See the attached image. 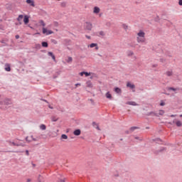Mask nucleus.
Segmentation results:
<instances>
[{
  "label": "nucleus",
  "mask_w": 182,
  "mask_h": 182,
  "mask_svg": "<svg viewBox=\"0 0 182 182\" xmlns=\"http://www.w3.org/2000/svg\"><path fill=\"white\" fill-rule=\"evenodd\" d=\"M114 92L116 93H122V90L120 88H119V87H115Z\"/></svg>",
  "instance_id": "bb28decb"
},
{
  "label": "nucleus",
  "mask_w": 182,
  "mask_h": 182,
  "mask_svg": "<svg viewBox=\"0 0 182 182\" xmlns=\"http://www.w3.org/2000/svg\"><path fill=\"white\" fill-rule=\"evenodd\" d=\"M62 8H66V2L63 1L60 4Z\"/></svg>",
  "instance_id": "c85d7f7f"
},
{
  "label": "nucleus",
  "mask_w": 182,
  "mask_h": 182,
  "mask_svg": "<svg viewBox=\"0 0 182 182\" xmlns=\"http://www.w3.org/2000/svg\"><path fill=\"white\" fill-rule=\"evenodd\" d=\"M48 56H51L52 59L55 61L56 60V57L53 55V53L52 52H48Z\"/></svg>",
  "instance_id": "4468645a"
},
{
  "label": "nucleus",
  "mask_w": 182,
  "mask_h": 182,
  "mask_svg": "<svg viewBox=\"0 0 182 182\" xmlns=\"http://www.w3.org/2000/svg\"><path fill=\"white\" fill-rule=\"evenodd\" d=\"M15 38H16V39H19V35H16V36H15Z\"/></svg>",
  "instance_id": "09e8293b"
},
{
  "label": "nucleus",
  "mask_w": 182,
  "mask_h": 182,
  "mask_svg": "<svg viewBox=\"0 0 182 182\" xmlns=\"http://www.w3.org/2000/svg\"><path fill=\"white\" fill-rule=\"evenodd\" d=\"M84 75L87 77V76H90L91 73L87 72H84Z\"/></svg>",
  "instance_id": "473e14b6"
},
{
  "label": "nucleus",
  "mask_w": 182,
  "mask_h": 182,
  "mask_svg": "<svg viewBox=\"0 0 182 182\" xmlns=\"http://www.w3.org/2000/svg\"><path fill=\"white\" fill-rule=\"evenodd\" d=\"M38 182H45V178L42 176L41 175H38L37 178Z\"/></svg>",
  "instance_id": "9d476101"
},
{
  "label": "nucleus",
  "mask_w": 182,
  "mask_h": 182,
  "mask_svg": "<svg viewBox=\"0 0 182 182\" xmlns=\"http://www.w3.org/2000/svg\"><path fill=\"white\" fill-rule=\"evenodd\" d=\"M41 130H46V125L42 124L40 125Z\"/></svg>",
  "instance_id": "393cba45"
},
{
  "label": "nucleus",
  "mask_w": 182,
  "mask_h": 182,
  "mask_svg": "<svg viewBox=\"0 0 182 182\" xmlns=\"http://www.w3.org/2000/svg\"><path fill=\"white\" fill-rule=\"evenodd\" d=\"M31 178H28L26 182H31Z\"/></svg>",
  "instance_id": "5fc2aeb1"
},
{
  "label": "nucleus",
  "mask_w": 182,
  "mask_h": 182,
  "mask_svg": "<svg viewBox=\"0 0 182 182\" xmlns=\"http://www.w3.org/2000/svg\"><path fill=\"white\" fill-rule=\"evenodd\" d=\"M88 48H92V44H90V45L88 46Z\"/></svg>",
  "instance_id": "052dcab7"
},
{
  "label": "nucleus",
  "mask_w": 182,
  "mask_h": 182,
  "mask_svg": "<svg viewBox=\"0 0 182 182\" xmlns=\"http://www.w3.org/2000/svg\"><path fill=\"white\" fill-rule=\"evenodd\" d=\"M136 35V41L138 43H144L146 42V33L143 30H140Z\"/></svg>",
  "instance_id": "f257e3e1"
},
{
  "label": "nucleus",
  "mask_w": 182,
  "mask_h": 182,
  "mask_svg": "<svg viewBox=\"0 0 182 182\" xmlns=\"http://www.w3.org/2000/svg\"><path fill=\"white\" fill-rule=\"evenodd\" d=\"M92 48H95V50H99V46H97V43H92Z\"/></svg>",
  "instance_id": "412c9836"
},
{
  "label": "nucleus",
  "mask_w": 182,
  "mask_h": 182,
  "mask_svg": "<svg viewBox=\"0 0 182 182\" xmlns=\"http://www.w3.org/2000/svg\"><path fill=\"white\" fill-rule=\"evenodd\" d=\"M18 146H22L23 147V146H25V145L23 144H18Z\"/></svg>",
  "instance_id": "603ef678"
},
{
  "label": "nucleus",
  "mask_w": 182,
  "mask_h": 182,
  "mask_svg": "<svg viewBox=\"0 0 182 182\" xmlns=\"http://www.w3.org/2000/svg\"><path fill=\"white\" fill-rule=\"evenodd\" d=\"M86 85H87L86 89H87V87H92V82H90V80L87 81L86 82ZM87 91H89V90L87 89Z\"/></svg>",
  "instance_id": "aec40b11"
},
{
  "label": "nucleus",
  "mask_w": 182,
  "mask_h": 182,
  "mask_svg": "<svg viewBox=\"0 0 182 182\" xmlns=\"http://www.w3.org/2000/svg\"><path fill=\"white\" fill-rule=\"evenodd\" d=\"M82 133V131H80V129H75L74 132H73V134L75 136H80V134Z\"/></svg>",
  "instance_id": "1a4fd4ad"
},
{
  "label": "nucleus",
  "mask_w": 182,
  "mask_h": 182,
  "mask_svg": "<svg viewBox=\"0 0 182 182\" xmlns=\"http://www.w3.org/2000/svg\"><path fill=\"white\" fill-rule=\"evenodd\" d=\"M178 5H180L181 6H182V0H179V1H178Z\"/></svg>",
  "instance_id": "37998d69"
},
{
  "label": "nucleus",
  "mask_w": 182,
  "mask_h": 182,
  "mask_svg": "<svg viewBox=\"0 0 182 182\" xmlns=\"http://www.w3.org/2000/svg\"><path fill=\"white\" fill-rule=\"evenodd\" d=\"M49 109H53V107L48 105Z\"/></svg>",
  "instance_id": "864d4df0"
},
{
  "label": "nucleus",
  "mask_w": 182,
  "mask_h": 182,
  "mask_svg": "<svg viewBox=\"0 0 182 182\" xmlns=\"http://www.w3.org/2000/svg\"><path fill=\"white\" fill-rule=\"evenodd\" d=\"M122 28H123V29H124V31H126V32H127V31H129V26H127V24H126V23H123L122 25Z\"/></svg>",
  "instance_id": "ddd939ff"
},
{
  "label": "nucleus",
  "mask_w": 182,
  "mask_h": 182,
  "mask_svg": "<svg viewBox=\"0 0 182 182\" xmlns=\"http://www.w3.org/2000/svg\"><path fill=\"white\" fill-rule=\"evenodd\" d=\"M87 39H90V36H85Z\"/></svg>",
  "instance_id": "3c124183"
},
{
  "label": "nucleus",
  "mask_w": 182,
  "mask_h": 182,
  "mask_svg": "<svg viewBox=\"0 0 182 182\" xmlns=\"http://www.w3.org/2000/svg\"><path fill=\"white\" fill-rule=\"evenodd\" d=\"M98 33L100 36H105V33L103 31H100Z\"/></svg>",
  "instance_id": "72a5a7b5"
},
{
  "label": "nucleus",
  "mask_w": 182,
  "mask_h": 182,
  "mask_svg": "<svg viewBox=\"0 0 182 182\" xmlns=\"http://www.w3.org/2000/svg\"><path fill=\"white\" fill-rule=\"evenodd\" d=\"M166 103L164 102V101L161 100V103H160V106H165Z\"/></svg>",
  "instance_id": "c9c22d12"
},
{
  "label": "nucleus",
  "mask_w": 182,
  "mask_h": 182,
  "mask_svg": "<svg viewBox=\"0 0 182 182\" xmlns=\"http://www.w3.org/2000/svg\"><path fill=\"white\" fill-rule=\"evenodd\" d=\"M127 87H130V89H135L136 86L134 84H132V82H127Z\"/></svg>",
  "instance_id": "9b49d317"
},
{
  "label": "nucleus",
  "mask_w": 182,
  "mask_h": 182,
  "mask_svg": "<svg viewBox=\"0 0 182 182\" xmlns=\"http://www.w3.org/2000/svg\"><path fill=\"white\" fill-rule=\"evenodd\" d=\"M84 26L87 31H92V23L86 22L85 23Z\"/></svg>",
  "instance_id": "20e7f679"
},
{
  "label": "nucleus",
  "mask_w": 182,
  "mask_h": 182,
  "mask_svg": "<svg viewBox=\"0 0 182 182\" xmlns=\"http://www.w3.org/2000/svg\"><path fill=\"white\" fill-rule=\"evenodd\" d=\"M51 42H53V43H54L55 45L58 43V41H56V40H51Z\"/></svg>",
  "instance_id": "4c0bfd02"
},
{
  "label": "nucleus",
  "mask_w": 182,
  "mask_h": 182,
  "mask_svg": "<svg viewBox=\"0 0 182 182\" xmlns=\"http://www.w3.org/2000/svg\"><path fill=\"white\" fill-rule=\"evenodd\" d=\"M41 45L43 48H48V42H45V41L42 42Z\"/></svg>",
  "instance_id": "b1692460"
},
{
  "label": "nucleus",
  "mask_w": 182,
  "mask_h": 182,
  "mask_svg": "<svg viewBox=\"0 0 182 182\" xmlns=\"http://www.w3.org/2000/svg\"><path fill=\"white\" fill-rule=\"evenodd\" d=\"M31 138L32 139V140H33V141H36V139L33 138V136H31Z\"/></svg>",
  "instance_id": "c03bdc74"
},
{
  "label": "nucleus",
  "mask_w": 182,
  "mask_h": 182,
  "mask_svg": "<svg viewBox=\"0 0 182 182\" xmlns=\"http://www.w3.org/2000/svg\"><path fill=\"white\" fill-rule=\"evenodd\" d=\"M5 70L6 72H11V65L9 64L6 65Z\"/></svg>",
  "instance_id": "6ab92c4d"
},
{
  "label": "nucleus",
  "mask_w": 182,
  "mask_h": 182,
  "mask_svg": "<svg viewBox=\"0 0 182 182\" xmlns=\"http://www.w3.org/2000/svg\"><path fill=\"white\" fill-rule=\"evenodd\" d=\"M23 22L25 25H28V23H29V16L28 15L24 16Z\"/></svg>",
  "instance_id": "39448f33"
},
{
  "label": "nucleus",
  "mask_w": 182,
  "mask_h": 182,
  "mask_svg": "<svg viewBox=\"0 0 182 182\" xmlns=\"http://www.w3.org/2000/svg\"><path fill=\"white\" fill-rule=\"evenodd\" d=\"M136 129V127H132L131 130H134Z\"/></svg>",
  "instance_id": "bf43d9fd"
},
{
  "label": "nucleus",
  "mask_w": 182,
  "mask_h": 182,
  "mask_svg": "<svg viewBox=\"0 0 182 182\" xmlns=\"http://www.w3.org/2000/svg\"><path fill=\"white\" fill-rule=\"evenodd\" d=\"M134 55V53H133V51L127 52V56H133Z\"/></svg>",
  "instance_id": "cd10ccee"
},
{
  "label": "nucleus",
  "mask_w": 182,
  "mask_h": 182,
  "mask_svg": "<svg viewBox=\"0 0 182 182\" xmlns=\"http://www.w3.org/2000/svg\"><path fill=\"white\" fill-rule=\"evenodd\" d=\"M168 90H173V92H176V90H177V88L169 87Z\"/></svg>",
  "instance_id": "f704fd0d"
},
{
  "label": "nucleus",
  "mask_w": 182,
  "mask_h": 182,
  "mask_svg": "<svg viewBox=\"0 0 182 182\" xmlns=\"http://www.w3.org/2000/svg\"><path fill=\"white\" fill-rule=\"evenodd\" d=\"M58 182H65V178L64 179H58Z\"/></svg>",
  "instance_id": "79ce46f5"
},
{
  "label": "nucleus",
  "mask_w": 182,
  "mask_h": 182,
  "mask_svg": "<svg viewBox=\"0 0 182 182\" xmlns=\"http://www.w3.org/2000/svg\"><path fill=\"white\" fill-rule=\"evenodd\" d=\"M59 120V117L56 116H52L51 117V122H58Z\"/></svg>",
  "instance_id": "f3484780"
},
{
  "label": "nucleus",
  "mask_w": 182,
  "mask_h": 182,
  "mask_svg": "<svg viewBox=\"0 0 182 182\" xmlns=\"http://www.w3.org/2000/svg\"><path fill=\"white\" fill-rule=\"evenodd\" d=\"M43 35H52L53 33V31L52 30H48L46 28H43Z\"/></svg>",
  "instance_id": "7ed1b4c3"
},
{
  "label": "nucleus",
  "mask_w": 182,
  "mask_h": 182,
  "mask_svg": "<svg viewBox=\"0 0 182 182\" xmlns=\"http://www.w3.org/2000/svg\"><path fill=\"white\" fill-rule=\"evenodd\" d=\"M11 143L13 144V146H16L17 147L19 146V145H18V144H16L15 142H11Z\"/></svg>",
  "instance_id": "e433bc0d"
},
{
  "label": "nucleus",
  "mask_w": 182,
  "mask_h": 182,
  "mask_svg": "<svg viewBox=\"0 0 182 182\" xmlns=\"http://www.w3.org/2000/svg\"><path fill=\"white\" fill-rule=\"evenodd\" d=\"M23 19V15L21 14L17 18L18 22H19V25H22V20Z\"/></svg>",
  "instance_id": "423d86ee"
},
{
  "label": "nucleus",
  "mask_w": 182,
  "mask_h": 182,
  "mask_svg": "<svg viewBox=\"0 0 182 182\" xmlns=\"http://www.w3.org/2000/svg\"><path fill=\"white\" fill-rule=\"evenodd\" d=\"M26 4H28L30 6L35 7V1L33 0H26Z\"/></svg>",
  "instance_id": "0eeeda50"
},
{
  "label": "nucleus",
  "mask_w": 182,
  "mask_h": 182,
  "mask_svg": "<svg viewBox=\"0 0 182 182\" xmlns=\"http://www.w3.org/2000/svg\"><path fill=\"white\" fill-rule=\"evenodd\" d=\"M11 153H23L22 151H11Z\"/></svg>",
  "instance_id": "ea45409f"
},
{
  "label": "nucleus",
  "mask_w": 182,
  "mask_h": 182,
  "mask_svg": "<svg viewBox=\"0 0 182 182\" xmlns=\"http://www.w3.org/2000/svg\"><path fill=\"white\" fill-rule=\"evenodd\" d=\"M36 48H41V44H36Z\"/></svg>",
  "instance_id": "49530a36"
},
{
  "label": "nucleus",
  "mask_w": 182,
  "mask_h": 182,
  "mask_svg": "<svg viewBox=\"0 0 182 182\" xmlns=\"http://www.w3.org/2000/svg\"><path fill=\"white\" fill-rule=\"evenodd\" d=\"M2 104H3L2 101H0V105H2Z\"/></svg>",
  "instance_id": "e2e57ef3"
},
{
  "label": "nucleus",
  "mask_w": 182,
  "mask_h": 182,
  "mask_svg": "<svg viewBox=\"0 0 182 182\" xmlns=\"http://www.w3.org/2000/svg\"><path fill=\"white\" fill-rule=\"evenodd\" d=\"M26 156H29V151L28 150H26Z\"/></svg>",
  "instance_id": "a18cd8bd"
},
{
  "label": "nucleus",
  "mask_w": 182,
  "mask_h": 182,
  "mask_svg": "<svg viewBox=\"0 0 182 182\" xmlns=\"http://www.w3.org/2000/svg\"><path fill=\"white\" fill-rule=\"evenodd\" d=\"M72 60H73V59L72 58V57H68V59L67 60V63H72Z\"/></svg>",
  "instance_id": "7c9ffc66"
},
{
  "label": "nucleus",
  "mask_w": 182,
  "mask_h": 182,
  "mask_svg": "<svg viewBox=\"0 0 182 182\" xmlns=\"http://www.w3.org/2000/svg\"><path fill=\"white\" fill-rule=\"evenodd\" d=\"M38 23H40L43 28H45V26H46V23H45V21H43V20H40L38 21Z\"/></svg>",
  "instance_id": "a211bd4d"
},
{
  "label": "nucleus",
  "mask_w": 182,
  "mask_h": 182,
  "mask_svg": "<svg viewBox=\"0 0 182 182\" xmlns=\"http://www.w3.org/2000/svg\"><path fill=\"white\" fill-rule=\"evenodd\" d=\"M33 167H36V164H32Z\"/></svg>",
  "instance_id": "6e6d98bb"
},
{
  "label": "nucleus",
  "mask_w": 182,
  "mask_h": 182,
  "mask_svg": "<svg viewBox=\"0 0 182 182\" xmlns=\"http://www.w3.org/2000/svg\"><path fill=\"white\" fill-rule=\"evenodd\" d=\"M105 96L107 99H110V100L112 99V94L109 92H107Z\"/></svg>",
  "instance_id": "4be33fe9"
},
{
  "label": "nucleus",
  "mask_w": 182,
  "mask_h": 182,
  "mask_svg": "<svg viewBox=\"0 0 182 182\" xmlns=\"http://www.w3.org/2000/svg\"><path fill=\"white\" fill-rule=\"evenodd\" d=\"M58 76H59V73H57L56 75H53V79H56V77H58Z\"/></svg>",
  "instance_id": "a19ab883"
},
{
  "label": "nucleus",
  "mask_w": 182,
  "mask_h": 182,
  "mask_svg": "<svg viewBox=\"0 0 182 182\" xmlns=\"http://www.w3.org/2000/svg\"><path fill=\"white\" fill-rule=\"evenodd\" d=\"M173 123H176V125L177 126V127H181L182 126V123H181V121H175L173 120Z\"/></svg>",
  "instance_id": "f8f14e48"
},
{
  "label": "nucleus",
  "mask_w": 182,
  "mask_h": 182,
  "mask_svg": "<svg viewBox=\"0 0 182 182\" xmlns=\"http://www.w3.org/2000/svg\"><path fill=\"white\" fill-rule=\"evenodd\" d=\"M92 12L95 15H98L99 18H102V16L103 15L102 13H100V8H99L97 6L94 7Z\"/></svg>",
  "instance_id": "f03ea898"
},
{
  "label": "nucleus",
  "mask_w": 182,
  "mask_h": 182,
  "mask_svg": "<svg viewBox=\"0 0 182 182\" xmlns=\"http://www.w3.org/2000/svg\"><path fill=\"white\" fill-rule=\"evenodd\" d=\"M173 75V71L169 70L166 72V76H171Z\"/></svg>",
  "instance_id": "a878e982"
},
{
  "label": "nucleus",
  "mask_w": 182,
  "mask_h": 182,
  "mask_svg": "<svg viewBox=\"0 0 182 182\" xmlns=\"http://www.w3.org/2000/svg\"><path fill=\"white\" fill-rule=\"evenodd\" d=\"M92 126H93V127L97 129V130H100V128H99V125L97 124H96L95 122L92 123Z\"/></svg>",
  "instance_id": "5701e85b"
},
{
  "label": "nucleus",
  "mask_w": 182,
  "mask_h": 182,
  "mask_svg": "<svg viewBox=\"0 0 182 182\" xmlns=\"http://www.w3.org/2000/svg\"><path fill=\"white\" fill-rule=\"evenodd\" d=\"M0 42L1 43H3V46H8V40H1Z\"/></svg>",
  "instance_id": "2eb2a0df"
},
{
  "label": "nucleus",
  "mask_w": 182,
  "mask_h": 182,
  "mask_svg": "<svg viewBox=\"0 0 182 182\" xmlns=\"http://www.w3.org/2000/svg\"><path fill=\"white\" fill-rule=\"evenodd\" d=\"M4 105L9 106V105H12V101L10 99H6L4 100Z\"/></svg>",
  "instance_id": "6e6552de"
},
{
  "label": "nucleus",
  "mask_w": 182,
  "mask_h": 182,
  "mask_svg": "<svg viewBox=\"0 0 182 182\" xmlns=\"http://www.w3.org/2000/svg\"><path fill=\"white\" fill-rule=\"evenodd\" d=\"M179 117H182V114L179 115Z\"/></svg>",
  "instance_id": "69168bd1"
},
{
  "label": "nucleus",
  "mask_w": 182,
  "mask_h": 182,
  "mask_svg": "<svg viewBox=\"0 0 182 182\" xmlns=\"http://www.w3.org/2000/svg\"><path fill=\"white\" fill-rule=\"evenodd\" d=\"M171 117H176V115L172 114V115H171Z\"/></svg>",
  "instance_id": "13d9d810"
},
{
  "label": "nucleus",
  "mask_w": 182,
  "mask_h": 182,
  "mask_svg": "<svg viewBox=\"0 0 182 182\" xmlns=\"http://www.w3.org/2000/svg\"><path fill=\"white\" fill-rule=\"evenodd\" d=\"M75 86H80V83H77Z\"/></svg>",
  "instance_id": "4d7b16f0"
},
{
  "label": "nucleus",
  "mask_w": 182,
  "mask_h": 182,
  "mask_svg": "<svg viewBox=\"0 0 182 182\" xmlns=\"http://www.w3.org/2000/svg\"><path fill=\"white\" fill-rule=\"evenodd\" d=\"M126 104L129 105L130 106H137V104L133 101L127 102Z\"/></svg>",
  "instance_id": "dca6fc26"
},
{
  "label": "nucleus",
  "mask_w": 182,
  "mask_h": 182,
  "mask_svg": "<svg viewBox=\"0 0 182 182\" xmlns=\"http://www.w3.org/2000/svg\"><path fill=\"white\" fill-rule=\"evenodd\" d=\"M26 140L27 141H28V143L31 142V141H32V140L29 139V137H28V136H27V137L26 138Z\"/></svg>",
  "instance_id": "58836bf2"
},
{
  "label": "nucleus",
  "mask_w": 182,
  "mask_h": 182,
  "mask_svg": "<svg viewBox=\"0 0 182 182\" xmlns=\"http://www.w3.org/2000/svg\"><path fill=\"white\" fill-rule=\"evenodd\" d=\"M132 92H136V90H133Z\"/></svg>",
  "instance_id": "0e129e2a"
},
{
  "label": "nucleus",
  "mask_w": 182,
  "mask_h": 182,
  "mask_svg": "<svg viewBox=\"0 0 182 182\" xmlns=\"http://www.w3.org/2000/svg\"><path fill=\"white\" fill-rule=\"evenodd\" d=\"M36 35H41V33H36Z\"/></svg>",
  "instance_id": "680f3d73"
},
{
  "label": "nucleus",
  "mask_w": 182,
  "mask_h": 182,
  "mask_svg": "<svg viewBox=\"0 0 182 182\" xmlns=\"http://www.w3.org/2000/svg\"><path fill=\"white\" fill-rule=\"evenodd\" d=\"M41 100H43V102H46V103H48V100H46L41 99Z\"/></svg>",
  "instance_id": "8fccbe9b"
},
{
  "label": "nucleus",
  "mask_w": 182,
  "mask_h": 182,
  "mask_svg": "<svg viewBox=\"0 0 182 182\" xmlns=\"http://www.w3.org/2000/svg\"><path fill=\"white\" fill-rule=\"evenodd\" d=\"M61 139H64L65 140H67L68 139V135L63 134L61 135Z\"/></svg>",
  "instance_id": "c756f323"
},
{
  "label": "nucleus",
  "mask_w": 182,
  "mask_h": 182,
  "mask_svg": "<svg viewBox=\"0 0 182 182\" xmlns=\"http://www.w3.org/2000/svg\"><path fill=\"white\" fill-rule=\"evenodd\" d=\"M80 75L81 76H83V75H85V71L80 73Z\"/></svg>",
  "instance_id": "de8ad7c7"
},
{
  "label": "nucleus",
  "mask_w": 182,
  "mask_h": 182,
  "mask_svg": "<svg viewBox=\"0 0 182 182\" xmlns=\"http://www.w3.org/2000/svg\"><path fill=\"white\" fill-rule=\"evenodd\" d=\"M159 114H160V116H163V114H164V110H162V109L159 110Z\"/></svg>",
  "instance_id": "2f4dec72"
}]
</instances>
